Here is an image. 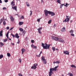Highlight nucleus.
Here are the masks:
<instances>
[{
    "label": "nucleus",
    "mask_w": 76,
    "mask_h": 76,
    "mask_svg": "<svg viewBox=\"0 0 76 76\" xmlns=\"http://www.w3.org/2000/svg\"><path fill=\"white\" fill-rule=\"evenodd\" d=\"M51 38L52 39H54V40H55L56 41H59V42H64V40L62 39H58V37L53 36H51Z\"/></svg>",
    "instance_id": "f257e3e1"
},
{
    "label": "nucleus",
    "mask_w": 76,
    "mask_h": 76,
    "mask_svg": "<svg viewBox=\"0 0 76 76\" xmlns=\"http://www.w3.org/2000/svg\"><path fill=\"white\" fill-rule=\"evenodd\" d=\"M58 66H57L54 67V68H50V72H49V76H51V74H53V71L54 70L55 71H56L57 69H57Z\"/></svg>",
    "instance_id": "f03ea898"
},
{
    "label": "nucleus",
    "mask_w": 76,
    "mask_h": 76,
    "mask_svg": "<svg viewBox=\"0 0 76 76\" xmlns=\"http://www.w3.org/2000/svg\"><path fill=\"white\" fill-rule=\"evenodd\" d=\"M42 45L43 49L47 50V49H50V47L51 45H48L47 43L44 44L43 43H42Z\"/></svg>",
    "instance_id": "7ed1b4c3"
},
{
    "label": "nucleus",
    "mask_w": 76,
    "mask_h": 76,
    "mask_svg": "<svg viewBox=\"0 0 76 76\" xmlns=\"http://www.w3.org/2000/svg\"><path fill=\"white\" fill-rule=\"evenodd\" d=\"M11 35L13 37V38L16 37V38H19V35L18 34V33L16 34L15 35H14L12 34H11Z\"/></svg>",
    "instance_id": "20e7f679"
},
{
    "label": "nucleus",
    "mask_w": 76,
    "mask_h": 76,
    "mask_svg": "<svg viewBox=\"0 0 76 76\" xmlns=\"http://www.w3.org/2000/svg\"><path fill=\"white\" fill-rule=\"evenodd\" d=\"M44 12L45 14V15L46 16H48V14H49L50 15V11H48L47 10H44Z\"/></svg>",
    "instance_id": "39448f33"
},
{
    "label": "nucleus",
    "mask_w": 76,
    "mask_h": 76,
    "mask_svg": "<svg viewBox=\"0 0 76 76\" xmlns=\"http://www.w3.org/2000/svg\"><path fill=\"white\" fill-rule=\"evenodd\" d=\"M37 66H38V64H34L33 66H31V68L32 69H36Z\"/></svg>",
    "instance_id": "423d86ee"
},
{
    "label": "nucleus",
    "mask_w": 76,
    "mask_h": 76,
    "mask_svg": "<svg viewBox=\"0 0 76 76\" xmlns=\"http://www.w3.org/2000/svg\"><path fill=\"white\" fill-rule=\"evenodd\" d=\"M63 53L65 54H66V55H69V52H68L67 50L64 51Z\"/></svg>",
    "instance_id": "0eeeda50"
},
{
    "label": "nucleus",
    "mask_w": 76,
    "mask_h": 76,
    "mask_svg": "<svg viewBox=\"0 0 76 76\" xmlns=\"http://www.w3.org/2000/svg\"><path fill=\"white\" fill-rule=\"evenodd\" d=\"M42 29V27H39L38 29H37L39 33L41 34V30Z\"/></svg>",
    "instance_id": "6e6552de"
},
{
    "label": "nucleus",
    "mask_w": 76,
    "mask_h": 76,
    "mask_svg": "<svg viewBox=\"0 0 76 76\" xmlns=\"http://www.w3.org/2000/svg\"><path fill=\"white\" fill-rule=\"evenodd\" d=\"M49 15H50L51 16H54L55 15V14L54 12L50 11Z\"/></svg>",
    "instance_id": "1a4fd4ad"
},
{
    "label": "nucleus",
    "mask_w": 76,
    "mask_h": 76,
    "mask_svg": "<svg viewBox=\"0 0 76 76\" xmlns=\"http://www.w3.org/2000/svg\"><path fill=\"white\" fill-rule=\"evenodd\" d=\"M10 19L11 20L12 22H13L14 20H15V18H13V17L11 15V17L10 18Z\"/></svg>",
    "instance_id": "9d476101"
},
{
    "label": "nucleus",
    "mask_w": 76,
    "mask_h": 76,
    "mask_svg": "<svg viewBox=\"0 0 76 76\" xmlns=\"http://www.w3.org/2000/svg\"><path fill=\"white\" fill-rule=\"evenodd\" d=\"M70 20V19H67V18H66L64 21H63V22H69V21Z\"/></svg>",
    "instance_id": "9b49d317"
},
{
    "label": "nucleus",
    "mask_w": 76,
    "mask_h": 76,
    "mask_svg": "<svg viewBox=\"0 0 76 76\" xmlns=\"http://www.w3.org/2000/svg\"><path fill=\"white\" fill-rule=\"evenodd\" d=\"M11 5L13 7L14 6H15V2H14V1H12L11 3Z\"/></svg>",
    "instance_id": "f8f14e48"
},
{
    "label": "nucleus",
    "mask_w": 76,
    "mask_h": 76,
    "mask_svg": "<svg viewBox=\"0 0 76 76\" xmlns=\"http://www.w3.org/2000/svg\"><path fill=\"white\" fill-rule=\"evenodd\" d=\"M12 9H13V10H15L16 11H17V7L15 6V7H12Z\"/></svg>",
    "instance_id": "ddd939ff"
},
{
    "label": "nucleus",
    "mask_w": 76,
    "mask_h": 76,
    "mask_svg": "<svg viewBox=\"0 0 76 76\" xmlns=\"http://www.w3.org/2000/svg\"><path fill=\"white\" fill-rule=\"evenodd\" d=\"M31 47L32 48H35V49H37V47L36 46H35L34 45H32Z\"/></svg>",
    "instance_id": "4468645a"
},
{
    "label": "nucleus",
    "mask_w": 76,
    "mask_h": 76,
    "mask_svg": "<svg viewBox=\"0 0 76 76\" xmlns=\"http://www.w3.org/2000/svg\"><path fill=\"white\" fill-rule=\"evenodd\" d=\"M61 31L62 32H64L65 31H66V28L65 27H64L61 30Z\"/></svg>",
    "instance_id": "2eb2a0df"
},
{
    "label": "nucleus",
    "mask_w": 76,
    "mask_h": 76,
    "mask_svg": "<svg viewBox=\"0 0 76 76\" xmlns=\"http://www.w3.org/2000/svg\"><path fill=\"white\" fill-rule=\"evenodd\" d=\"M3 36V30H1L0 31V37Z\"/></svg>",
    "instance_id": "dca6fc26"
},
{
    "label": "nucleus",
    "mask_w": 76,
    "mask_h": 76,
    "mask_svg": "<svg viewBox=\"0 0 76 76\" xmlns=\"http://www.w3.org/2000/svg\"><path fill=\"white\" fill-rule=\"evenodd\" d=\"M43 63L44 64H47V61L45 59L43 60Z\"/></svg>",
    "instance_id": "f3484780"
},
{
    "label": "nucleus",
    "mask_w": 76,
    "mask_h": 76,
    "mask_svg": "<svg viewBox=\"0 0 76 76\" xmlns=\"http://www.w3.org/2000/svg\"><path fill=\"white\" fill-rule=\"evenodd\" d=\"M23 22H20L19 23V25L20 26L22 25L23 24Z\"/></svg>",
    "instance_id": "a211bd4d"
},
{
    "label": "nucleus",
    "mask_w": 76,
    "mask_h": 76,
    "mask_svg": "<svg viewBox=\"0 0 76 76\" xmlns=\"http://www.w3.org/2000/svg\"><path fill=\"white\" fill-rule=\"evenodd\" d=\"M21 51L22 52V54H23V53L25 51V50L24 49H22L21 50Z\"/></svg>",
    "instance_id": "6ab92c4d"
},
{
    "label": "nucleus",
    "mask_w": 76,
    "mask_h": 76,
    "mask_svg": "<svg viewBox=\"0 0 76 76\" xmlns=\"http://www.w3.org/2000/svg\"><path fill=\"white\" fill-rule=\"evenodd\" d=\"M65 4H66L65 5V4H64V6H65L66 7H67L69 5V4H68L67 3H66Z\"/></svg>",
    "instance_id": "aec40b11"
},
{
    "label": "nucleus",
    "mask_w": 76,
    "mask_h": 76,
    "mask_svg": "<svg viewBox=\"0 0 76 76\" xmlns=\"http://www.w3.org/2000/svg\"><path fill=\"white\" fill-rule=\"evenodd\" d=\"M26 6H29V3L28 2H26Z\"/></svg>",
    "instance_id": "412c9836"
},
{
    "label": "nucleus",
    "mask_w": 76,
    "mask_h": 76,
    "mask_svg": "<svg viewBox=\"0 0 76 76\" xmlns=\"http://www.w3.org/2000/svg\"><path fill=\"white\" fill-rule=\"evenodd\" d=\"M2 58H3V55H0V59H1Z\"/></svg>",
    "instance_id": "4be33fe9"
},
{
    "label": "nucleus",
    "mask_w": 76,
    "mask_h": 76,
    "mask_svg": "<svg viewBox=\"0 0 76 76\" xmlns=\"http://www.w3.org/2000/svg\"><path fill=\"white\" fill-rule=\"evenodd\" d=\"M0 44H1V46H3V45H4V44L2 42H0Z\"/></svg>",
    "instance_id": "5701e85b"
},
{
    "label": "nucleus",
    "mask_w": 76,
    "mask_h": 76,
    "mask_svg": "<svg viewBox=\"0 0 76 76\" xmlns=\"http://www.w3.org/2000/svg\"><path fill=\"white\" fill-rule=\"evenodd\" d=\"M71 67H75V68H76V66L74 65H72L71 66Z\"/></svg>",
    "instance_id": "b1692460"
},
{
    "label": "nucleus",
    "mask_w": 76,
    "mask_h": 76,
    "mask_svg": "<svg viewBox=\"0 0 76 76\" xmlns=\"http://www.w3.org/2000/svg\"><path fill=\"white\" fill-rule=\"evenodd\" d=\"M44 58H45V57L44 56L42 57V61L43 60H44L45 59Z\"/></svg>",
    "instance_id": "393cba45"
},
{
    "label": "nucleus",
    "mask_w": 76,
    "mask_h": 76,
    "mask_svg": "<svg viewBox=\"0 0 76 76\" xmlns=\"http://www.w3.org/2000/svg\"><path fill=\"white\" fill-rule=\"evenodd\" d=\"M64 4H61L60 5V8H62V7H63V5H64Z\"/></svg>",
    "instance_id": "a878e982"
},
{
    "label": "nucleus",
    "mask_w": 76,
    "mask_h": 76,
    "mask_svg": "<svg viewBox=\"0 0 76 76\" xmlns=\"http://www.w3.org/2000/svg\"><path fill=\"white\" fill-rule=\"evenodd\" d=\"M52 50L53 51H55L56 50V48H55V47H52Z\"/></svg>",
    "instance_id": "bb28decb"
},
{
    "label": "nucleus",
    "mask_w": 76,
    "mask_h": 76,
    "mask_svg": "<svg viewBox=\"0 0 76 76\" xmlns=\"http://www.w3.org/2000/svg\"><path fill=\"white\" fill-rule=\"evenodd\" d=\"M68 75H69L70 76H73V74H72L71 73L69 72V74H67Z\"/></svg>",
    "instance_id": "cd10ccee"
},
{
    "label": "nucleus",
    "mask_w": 76,
    "mask_h": 76,
    "mask_svg": "<svg viewBox=\"0 0 76 76\" xmlns=\"http://www.w3.org/2000/svg\"><path fill=\"white\" fill-rule=\"evenodd\" d=\"M73 30H71L69 32H70V34H73Z\"/></svg>",
    "instance_id": "c85d7f7f"
},
{
    "label": "nucleus",
    "mask_w": 76,
    "mask_h": 76,
    "mask_svg": "<svg viewBox=\"0 0 76 76\" xmlns=\"http://www.w3.org/2000/svg\"><path fill=\"white\" fill-rule=\"evenodd\" d=\"M7 54L8 57H10L11 55H10V53H7Z\"/></svg>",
    "instance_id": "c756f323"
},
{
    "label": "nucleus",
    "mask_w": 76,
    "mask_h": 76,
    "mask_svg": "<svg viewBox=\"0 0 76 76\" xmlns=\"http://www.w3.org/2000/svg\"><path fill=\"white\" fill-rule=\"evenodd\" d=\"M7 41V39L6 38V39H5L4 40V42H6Z\"/></svg>",
    "instance_id": "7c9ffc66"
},
{
    "label": "nucleus",
    "mask_w": 76,
    "mask_h": 76,
    "mask_svg": "<svg viewBox=\"0 0 76 76\" xmlns=\"http://www.w3.org/2000/svg\"><path fill=\"white\" fill-rule=\"evenodd\" d=\"M56 1H57V3H59L60 4V2H61V1L60 0H58Z\"/></svg>",
    "instance_id": "2f4dec72"
},
{
    "label": "nucleus",
    "mask_w": 76,
    "mask_h": 76,
    "mask_svg": "<svg viewBox=\"0 0 76 76\" xmlns=\"http://www.w3.org/2000/svg\"><path fill=\"white\" fill-rule=\"evenodd\" d=\"M26 34V31H23V35H25Z\"/></svg>",
    "instance_id": "473e14b6"
},
{
    "label": "nucleus",
    "mask_w": 76,
    "mask_h": 76,
    "mask_svg": "<svg viewBox=\"0 0 76 76\" xmlns=\"http://www.w3.org/2000/svg\"><path fill=\"white\" fill-rule=\"evenodd\" d=\"M18 61L20 63H22V61H22V59H20V58H19L18 59Z\"/></svg>",
    "instance_id": "72a5a7b5"
},
{
    "label": "nucleus",
    "mask_w": 76,
    "mask_h": 76,
    "mask_svg": "<svg viewBox=\"0 0 76 76\" xmlns=\"http://www.w3.org/2000/svg\"><path fill=\"white\" fill-rule=\"evenodd\" d=\"M41 18H39L37 20V22H40V20H41Z\"/></svg>",
    "instance_id": "f704fd0d"
},
{
    "label": "nucleus",
    "mask_w": 76,
    "mask_h": 76,
    "mask_svg": "<svg viewBox=\"0 0 76 76\" xmlns=\"http://www.w3.org/2000/svg\"><path fill=\"white\" fill-rule=\"evenodd\" d=\"M6 21H4V22H3V25H6Z\"/></svg>",
    "instance_id": "c9c22d12"
},
{
    "label": "nucleus",
    "mask_w": 76,
    "mask_h": 76,
    "mask_svg": "<svg viewBox=\"0 0 76 76\" xmlns=\"http://www.w3.org/2000/svg\"><path fill=\"white\" fill-rule=\"evenodd\" d=\"M20 31H23V29H22V28H20Z\"/></svg>",
    "instance_id": "e433bc0d"
},
{
    "label": "nucleus",
    "mask_w": 76,
    "mask_h": 76,
    "mask_svg": "<svg viewBox=\"0 0 76 76\" xmlns=\"http://www.w3.org/2000/svg\"><path fill=\"white\" fill-rule=\"evenodd\" d=\"M51 23V20H49L48 22V23L49 24H50Z\"/></svg>",
    "instance_id": "4c0bfd02"
},
{
    "label": "nucleus",
    "mask_w": 76,
    "mask_h": 76,
    "mask_svg": "<svg viewBox=\"0 0 76 76\" xmlns=\"http://www.w3.org/2000/svg\"><path fill=\"white\" fill-rule=\"evenodd\" d=\"M3 20L2 19H1L0 20V22H1V23H2Z\"/></svg>",
    "instance_id": "58836bf2"
},
{
    "label": "nucleus",
    "mask_w": 76,
    "mask_h": 76,
    "mask_svg": "<svg viewBox=\"0 0 76 76\" xmlns=\"http://www.w3.org/2000/svg\"><path fill=\"white\" fill-rule=\"evenodd\" d=\"M31 13L30 14V16H31L32 15V11H30Z\"/></svg>",
    "instance_id": "ea45409f"
},
{
    "label": "nucleus",
    "mask_w": 76,
    "mask_h": 76,
    "mask_svg": "<svg viewBox=\"0 0 76 76\" xmlns=\"http://www.w3.org/2000/svg\"><path fill=\"white\" fill-rule=\"evenodd\" d=\"M4 0L5 3H7V2H8V0Z\"/></svg>",
    "instance_id": "a19ab883"
},
{
    "label": "nucleus",
    "mask_w": 76,
    "mask_h": 76,
    "mask_svg": "<svg viewBox=\"0 0 76 76\" xmlns=\"http://www.w3.org/2000/svg\"><path fill=\"white\" fill-rule=\"evenodd\" d=\"M66 19H69V16H67V15L66 16Z\"/></svg>",
    "instance_id": "79ce46f5"
},
{
    "label": "nucleus",
    "mask_w": 76,
    "mask_h": 76,
    "mask_svg": "<svg viewBox=\"0 0 76 76\" xmlns=\"http://www.w3.org/2000/svg\"><path fill=\"white\" fill-rule=\"evenodd\" d=\"M56 63L58 64H59V63H60V61H56Z\"/></svg>",
    "instance_id": "37998d69"
},
{
    "label": "nucleus",
    "mask_w": 76,
    "mask_h": 76,
    "mask_svg": "<svg viewBox=\"0 0 76 76\" xmlns=\"http://www.w3.org/2000/svg\"><path fill=\"white\" fill-rule=\"evenodd\" d=\"M71 36H73V37H74V36H75V35L74 34H73L72 33V34H71Z\"/></svg>",
    "instance_id": "c03bdc74"
},
{
    "label": "nucleus",
    "mask_w": 76,
    "mask_h": 76,
    "mask_svg": "<svg viewBox=\"0 0 76 76\" xmlns=\"http://www.w3.org/2000/svg\"><path fill=\"white\" fill-rule=\"evenodd\" d=\"M3 10H6V7H4L3 8Z\"/></svg>",
    "instance_id": "a18cd8bd"
},
{
    "label": "nucleus",
    "mask_w": 76,
    "mask_h": 76,
    "mask_svg": "<svg viewBox=\"0 0 76 76\" xmlns=\"http://www.w3.org/2000/svg\"><path fill=\"white\" fill-rule=\"evenodd\" d=\"M42 51H41L40 53V54H39V56H41V54H42Z\"/></svg>",
    "instance_id": "49530a36"
},
{
    "label": "nucleus",
    "mask_w": 76,
    "mask_h": 76,
    "mask_svg": "<svg viewBox=\"0 0 76 76\" xmlns=\"http://www.w3.org/2000/svg\"><path fill=\"white\" fill-rule=\"evenodd\" d=\"M31 43H34V41L33 40H31Z\"/></svg>",
    "instance_id": "de8ad7c7"
},
{
    "label": "nucleus",
    "mask_w": 76,
    "mask_h": 76,
    "mask_svg": "<svg viewBox=\"0 0 76 76\" xmlns=\"http://www.w3.org/2000/svg\"><path fill=\"white\" fill-rule=\"evenodd\" d=\"M21 19H24V17L23 16H22L21 18Z\"/></svg>",
    "instance_id": "09e8293b"
},
{
    "label": "nucleus",
    "mask_w": 76,
    "mask_h": 76,
    "mask_svg": "<svg viewBox=\"0 0 76 76\" xmlns=\"http://www.w3.org/2000/svg\"><path fill=\"white\" fill-rule=\"evenodd\" d=\"M13 29V27H12L10 29V31H11V30H12Z\"/></svg>",
    "instance_id": "8fccbe9b"
},
{
    "label": "nucleus",
    "mask_w": 76,
    "mask_h": 76,
    "mask_svg": "<svg viewBox=\"0 0 76 76\" xmlns=\"http://www.w3.org/2000/svg\"><path fill=\"white\" fill-rule=\"evenodd\" d=\"M37 57H40V55H36Z\"/></svg>",
    "instance_id": "3c124183"
},
{
    "label": "nucleus",
    "mask_w": 76,
    "mask_h": 76,
    "mask_svg": "<svg viewBox=\"0 0 76 76\" xmlns=\"http://www.w3.org/2000/svg\"><path fill=\"white\" fill-rule=\"evenodd\" d=\"M18 42H17V44H19L20 42V41L19 40H18Z\"/></svg>",
    "instance_id": "603ef678"
},
{
    "label": "nucleus",
    "mask_w": 76,
    "mask_h": 76,
    "mask_svg": "<svg viewBox=\"0 0 76 76\" xmlns=\"http://www.w3.org/2000/svg\"><path fill=\"white\" fill-rule=\"evenodd\" d=\"M7 29H9V27H7Z\"/></svg>",
    "instance_id": "864d4df0"
},
{
    "label": "nucleus",
    "mask_w": 76,
    "mask_h": 76,
    "mask_svg": "<svg viewBox=\"0 0 76 76\" xmlns=\"http://www.w3.org/2000/svg\"><path fill=\"white\" fill-rule=\"evenodd\" d=\"M56 24H54V26H53V27H54V28H55V27H56Z\"/></svg>",
    "instance_id": "5fc2aeb1"
},
{
    "label": "nucleus",
    "mask_w": 76,
    "mask_h": 76,
    "mask_svg": "<svg viewBox=\"0 0 76 76\" xmlns=\"http://www.w3.org/2000/svg\"><path fill=\"white\" fill-rule=\"evenodd\" d=\"M11 44L12 45H15V44H14V43H11Z\"/></svg>",
    "instance_id": "6e6d98bb"
},
{
    "label": "nucleus",
    "mask_w": 76,
    "mask_h": 76,
    "mask_svg": "<svg viewBox=\"0 0 76 76\" xmlns=\"http://www.w3.org/2000/svg\"><path fill=\"white\" fill-rule=\"evenodd\" d=\"M0 3H2V1L1 0H0Z\"/></svg>",
    "instance_id": "4d7b16f0"
},
{
    "label": "nucleus",
    "mask_w": 76,
    "mask_h": 76,
    "mask_svg": "<svg viewBox=\"0 0 76 76\" xmlns=\"http://www.w3.org/2000/svg\"><path fill=\"white\" fill-rule=\"evenodd\" d=\"M41 3H43V0H42L41 1Z\"/></svg>",
    "instance_id": "13d9d810"
},
{
    "label": "nucleus",
    "mask_w": 76,
    "mask_h": 76,
    "mask_svg": "<svg viewBox=\"0 0 76 76\" xmlns=\"http://www.w3.org/2000/svg\"><path fill=\"white\" fill-rule=\"evenodd\" d=\"M9 31H8L7 32V34L9 35Z\"/></svg>",
    "instance_id": "bf43d9fd"
},
{
    "label": "nucleus",
    "mask_w": 76,
    "mask_h": 76,
    "mask_svg": "<svg viewBox=\"0 0 76 76\" xmlns=\"http://www.w3.org/2000/svg\"><path fill=\"white\" fill-rule=\"evenodd\" d=\"M6 37H8L9 36V34H6Z\"/></svg>",
    "instance_id": "052dcab7"
},
{
    "label": "nucleus",
    "mask_w": 76,
    "mask_h": 76,
    "mask_svg": "<svg viewBox=\"0 0 76 76\" xmlns=\"http://www.w3.org/2000/svg\"><path fill=\"white\" fill-rule=\"evenodd\" d=\"M54 64H55V63H56V62H53Z\"/></svg>",
    "instance_id": "680f3d73"
},
{
    "label": "nucleus",
    "mask_w": 76,
    "mask_h": 76,
    "mask_svg": "<svg viewBox=\"0 0 76 76\" xmlns=\"http://www.w3.org/2000/svg\"><path fill=\"white\" fill-rule=\"evenodd\" d=\"M56 50H57V51H58V49H57V48L56 49Z\"/></svg>",
    "instance_id": "e2e57ef3"
},
{
    "label": "nucleus",
    "mask_w": 76,
    "mask_h": 76,
    "mask_svg": "<svg viewBox=\"0 0 76 76\" xmlns=\"http://www.w3.org/2000/svg\"><path fill=\"white\" fill-rule=\"evenodd\" d=\"M72 22H73V21L72 20H71L70 21V23H72Z\"/></svg>",
    "instance_id": "0e129e2a"
},
{
    "label": "nucleus",
    "mask_w": 76,
    "mask_h": 76,
    "mask_svg": "<svg viewBox=\"0 0 76 76\" xmlns=\"http://www.w3.org/2000/svg\"><path fill=\"white\" fill-rule=\"evenodd\" d=\"M7 38L9 39V36H7Z\"/></svg>",
    "instance_id": "69168bd1"
},
{
    "label": "nucleus",
    "mask_w": 76,
    "mask_h": 76,
    "mask_svg": "<svg viewBox=\"0 0 76 76\" xmlns=\"http://www.w3.org/2000/svg\"><path fill=\"white\" fill-rule=\"evenodd\" d=\"M9 40H11V39L10 38H9Z\"/></svg>",
    "instance_id": "338daca9"
},
{
    "label": "nucleus",
    "mask_w": 76,
    "mask_h": 76,
    "mask_svg": "<svg viewBox=\"0 0 76 76\" xmlns=\"http://www.w3.org/2000/svg\"><path fill=\"white\" fill-rule=\"evenodd\" d=\"M62 76H64V75L63 74L62 75Z\"/></svg>",
    "instance_id": "774afa93"
}]
</instances>
